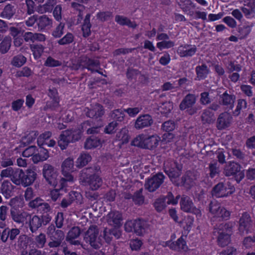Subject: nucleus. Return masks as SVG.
<instances>
[{"mask_svg":"<svg viewBox=\"0 0 255 255\" xmlns=\"http://www.w3.org/2000/svg\"><path fill=\"white\" fill-rule=\"evenodd\" d=\"M0 176L2 178L8 177L15 185L25 187L33 184L36 178L37 174L32 169H27L24 171L18 168L8 167L1 170Z\"/></svg>","mask_w":255,"mask_h":255,"instance_id":"f257e3e1","label":"nucleus"},{"mask_svg":"<svg viewBox=\"0 0 255 255\" xmlns=\"http://www.w3.org/2000/svg\"><path fill=\"white\" fill-rule=\"evenodd\" d=\"M82 133V130L79 128H72L63 131L59 137L58 145L62 150L66 149L70 143L79 140Z\"/></svg>","mask_w":255,"mask_h":255,"instance_id":"f03ea898","label":"nucleus"},{"mask_svg":"<svg viewBox=\"0 0 255 255\" xmlns=\"http://www.w3.org/2000/svg\"><path fill=\"white\" fill-rule=\"evenodd\" d=\"M84 241L95 249H100L103 245L102 236L99 235V230L96 225L91 226L86 231Z\"/></svg>","mask_w":255,"mask_h":255,"instance_id":"7ed1b4c3","label":"nucleus"},{"mask_svg":"<svg viewBox=\"0 0 255 255\" xmlns=\"http://www.w3.org/2000/svg\"><path fill=\"white\" fill-rule=\"evenodd\" d=\"M74 166L73 160L70 158L66 159L62 164V172L63 177L59 181L60 189L69 186L74 182L73 176L69 172L73 169Z\"/></svg>","mask_w":255,"mask_h":255,"instance_id":"20e7f679","label":"nucleus"},{"mask_svg":"<svg viewBox=\"0 0 255 255\" xmlns=\"http://www.w3.org/2000/svg\"><path fill=\"white\" fill-rule=\"evenodd\" d=\"M46 233L50 239L48 245L51 248L59 247L65 238L64 232L61 230H56L53 224L48 227Z\"/></svg>","mask_w":255,"mask_h":255,"instance_id":"39448f33","label":"nucleus"},{"mask_svg":"<svg viewBox=\"0 0 255 255\" xmlns=\"http://www.w3.org/2000/svg\"><path fill=\"white\" fill-rule=\"evenodd\" d=\"M200 178V173L197 170L187 171L181 177L180 182L177 183V186L183 187L186 190H189L195 185L196 181Z\"/></svg>","mask_w":255,"mask_h":255,"instance_id":"423d86ee","label":"nucleus"},{"mask_svg":"<svg viewBox=\"0 0 255 255\" xmlns=\"http://www.w3.org/2000/svg\"><path fill=\"white\" fill-rule=\"evenodd\" d=\"M100 66V62L97 60L90 59L87 56L80 57L72 64V68L74 70L87 69L92 72H98L95 68Z\"/></svg>","mask_w":255,"mask_h":255,"instance_id":"0eeeda50","label":"nucleus"},{"mask_svg":"<svg viewBox=\"0 0 255 255\" xmlns=\"http://www.w3.org/2000/svg\"><path fill=\"white\" fill-rule=\"evenodd\" d=\"M235 191L234 186L230 182H219L212 190V194L216 198H223L232 194Z\"/></svg>","mask_w":255,"mask_h":255,"instance_id":"6e6552de","label":"nucleus"},{"mask_svg":"<svg viewBox=\"0 0 255 255\" xmlns=\"http://www.w3.org/2000/svg\"><path fill=\"white\" fill-rule=\"evenodd\" d=\"M209 212L213 215L214 218L219 219V220H227L230 218L231 213L225 208L221 206L216 201H211L209 205Z\"/></svg>","mask_w":255,"mask_h":255,"instance_id":"1a4fd4ad","label":"nucleus"},{"mask_svg":"<svg viewBox=\"0 0 255 255\" xmlns=\"http://www.w3.org/2000/svg\"><path fill=\"white\" fill-rule=\"evenodd\" d=\"M19 199L17 197L11 198L9 202L8 205L12 207L10 210V214L11 219L15 223L18 224H23L26 219L27 213L20 211L14 206L18 203Z\"/></svg>","mask_w":255,"mask_h":255,"instance_id":"9d476101","label":"nucleus"},{"mask_svg":"<svg viewBox=\"0 0 255 255\" xmlns=\"http://www.w3.org/2000/svg\"><path fill=\"white\" fill-rule=\"evenodd\" d=\"M181 168L180 165L172 160H168L163 164L164 171L171 180L180 176Z\"/></svg>","mask_w":255,"mask_h":255,"instance_id":"9b49d317","label":"nucleus"},{"mask_svg":"<svg viewBox=\"0 0 255 255\" xmlns=\"http://www.w3.org/2000/svg\"><path fill=\"white\" fill-rule=\"evenodd\" d=\"M241 166L235 162H229L224 167V174L226 176H231L236 175V180L239 183L244 177V174L240 172Z\"/></svg>","mask_w":255,"mask_h":255,"instance_id":"f8f14e48","label":"nucleus"},{"mask_svg":"<svg viewBox=\"0 0 255 255\" xmlns=\"http://www.w3.org/2000/svg\"><path fill=\"white\" fill-rule=\"evenodd\" d=\"M43 175L46 181L51 185L55 186L57 185V178L58 173L52 165L45 163L42 169Z\"/></svg>","mask_w":255,"mask_h":255,"instance_id":"ddd939ff","label":"nucleus"},{"mask_svg":"<svg viewBox=\"0 0 255 255\" xmlns=\"http://www.w3.org/2000/svg\"><path fill=\"white\" fill-rule=\"evenodd\" d=\"M50 222L47 216L34 215L29 220V227L32 233H35L42 225L45 226Z\"/></svg>","mask_w":255,"mask_h":255,"instance_id":"4468645a","label":"nucleus"},{"mask_svg":"<svg viewBox=\"0 0 255 255\" xmlns=\"http://www.w3.org/2000/svg\"><path fill=\"white\" fill-rule=\"evenodd\" d=\"M252 220L250 215L247 212L242 214L239 221V232L240 234L244 235L250 232L252 227Z\"/></svg>","mask_w":255,"mask_h":255,"instance_id":"2eb2a0df","label":"nucleus"},{"mask_svg":"<svg viewBox=\"0 0 255 255\" xmlns=\"http://www.w3.org/2000/svg\"><path fill=\"white\" fill-rule=\"evenodd\" d=\"M85 111L87 117L99 120V122H101V118L105 113L103 107L97 103L92 105L90 108H87Z\"/></svg>","mask_w":255,"mask_h":255,"instance_id":"dca6fc26","label":"nucleus"},{"mask_svg":"<svg viewBox=\"0 0 255 255\" xmlns=\"http://www.w3.org/2000/svg\"><path fill=\"white\" fill-rule=\"evenodd\" d=\"M102 124L101 122H94L93 120H88L83 122L81 124L82 131H86L88 134H93L98 133L100 132V128Z\"/></svg>","mask_w":255,"mask_h":255,"instance_id":"f3484780","label":"nucleus"},{"mask_svg":"<svg viewBox=\"0 0 255 255\" xmlns=\"http://www.w3.org/2000/svg\"><path fill=\"white\" fill-rule=\"evenodd\" d=\"M153 120L149 114H144L139 116L136 119L134 127L136 129L139 130L151 126Z\"/></svg>","mask_w":255,"mask_h":255,"instance_id":"a211bd4d","label":"nucleus"},{"mask_svg":"<svg viewBox=\"0 0 255 255\" xmlns=\"http://www.w3.org/2000/svg\"><path fill=\"white\" fill-rule=\"evenodd\" d=\"M233 118L228 112L221 113L217 120V128L219 130L229 127L232 123Z\"/></svg>","mask_w":255,"mask_h":255,"instance_id":"6ab92c4d","label":"nucleus"},{"mask_svg":"<svg viewBox=\"0 0 255 255\" xmlns=\"http://www.w3.org/2000/svg\"><path fill=\"white\" fill-rule=\"evenodd\" d=\"M123 220L122 214L117 211H111L106 216V221L108 224L115 228L120 227Z\"/></svg>","mask_w":255,"mask_h":255,"instance_id":"aec40b11","label":"nucleus"},{"mask_svg":"<svg viewBox=\"0 0 255 255\" xmlns=\"http://www.w3.org/2000/svg\"><path fill=\"white\" fill-rule=\"evenodd\" d=\"M100 168L99 166H94L82 169L80 173L79 180L83 184L87 183L90 177L95 173L100 171Z\"/></svg>","mask_w":255,"mask_h":255,"instance_id":"412c9836","label":"nucleus"},{"mask_svg":"<svg viewBox=\"0 0 255 255\" xmlns=\"http://www.w3.org/2000/svg\"><path fill=\"white\" fill-rule=\"evenodd\" d=\"M197 50V47L195 45L186 44L179 46L177 52L181 57H187L193 56Z\"/></svg>","mask_w":255,"mask_h":255,"instance_id":"4be33fe9","label":"nucleus"},{"mask_svg":"<svg viewBox=\"0 0 255 255\" xmlns=\"http://www.w3.org/2000/svg\"><path fill=\"white\" fill-rule=\"evenodd\" d=\"M180 195H178L174 198L172 193L170 192H168L166 195L160 196V211L165 208L166 204L168 205L177 204Z\"/></svg>","mask_w":255,"mask_h":255,"instance_id":"5701e85b","label":"nucleus"},{"mask_svg":"<svg viewBox=\"0 0 255 255\" xmlns=\"http://www.w3.org/2000/svg\"><path fill=\"white\" fill-rule=\"evenodd\" d=\"M15 186L8 180H4L0 187V193L6 199L11 197L13 193Z\"/></svg>","mask_w":255,"mask_h":255,"instance_id":"b1692460","label":"nucleus"},{"mask_svg":"<svg viewBox=\"0 0 255 255\" xmlns=\"http://www.w3.org/2000/svg\"><path fill=\"white\" fill-rule=\"evenodd\" d=\"M144 187L149 192H153L159 187V173H158L146 181Z\"/></svg>","mask_w":255,"mask_h":255,"instance_id":"393cba45","label":"nucleus"},{"mask_svg":"<svg viewBox=\"0 0 255 255\" xmlns=\"http://www.w3.org/2000/svg\"><path fill=\"white\" fill-rule=\"evenodd\" d=\"M162 245L163 247L168 246L170 249L173 250H185L187 248L186 242L182 237L179 238L175 243L171 242L170 241H169L163 242Z\"/></svg>","mask_w":255,"mask_h":255,"instance_id":"a878e982","label":"nucleus"},{"mask_svg":"<svg viewBox=\"0 0 255 255\" xmlns=\"http://www.w3.org/2000/svg\"><path fill=\"white\" fill-rule=\"evenodd\" d=\"M196 98L194 95L187 94L180 104L179 108L181 110H184L191 108L196 103Z\"/></svg>","mask_w":255,"mask_h":255,"instance_id":"bb28decb","label":"nucleus"},{"mask_svg":"<svg viewBox=\"0 0 255 255\" xmlns=\"http://www.w3.org/2000/svg\"><path fill=\"white\" fill-rule=\"evenodd\" d=\"M53 20L46 15H43L37 18V25L40 30L49 28L52 26Z\"/></svg>","mask_w":255,"mask_h":255,"instance_id":"cd10ccee","label":"nucleus"},{"mask_svg":"<svg viewBox=\"0 0 255 255\" xmlns=\"http://www.w3.org/2000/svg\"><path fill=\"white\" fill-rule=\"evenodd\" d=\"M220 99L223 105L227 106L230 109H233L236 100L235 95L229 94L227 92H225L220 96Z\"/></svg>","mask_w":255,"mask_h":255,"instance_id":"c85d7f7f","label":"nucleus"},{"mask_svg":"<svg viewBox=\"0 0 255 255\" xmlns=\"http://www.w3.org/2000/svg\"><path fill=\"white\" fill-rule=\"evenodd\" d=\"M90 189L92 190H96L98 189L103 184L102 178L98 175V172L93 174L89 179L87 183Z\"/></svg>","mask_w":255,"mask_h":255,"instance_id":"c756f323","label":"nucleus"},{"mask_svg":"<svg viewBox=\"0 0 255 255\" xmlns=\"http://www.w3.org/2000/svg\"><path fill=\"white\" fill-rule=\"evenodd\" d=\"M49 157L48 151L43 147H41L37 153H35L32 157V159L34 163L42 162L46 160Z\"/></svg>","mask_w":255,"mask_h":255,"instance_id":"7c9ffc66","label":"nucleus"},{"mask_svg":"<svg viewBox=\"0 0 255 255\" xmlns=\"http://www.w3.org/2000/svg\"><path fill=\"white\" fill-rule=\"evenodd\" d=\"M181 209L185 212L191 211L194 204L189 197L183 195L180 202Z\"/></svg>","mask_w":255,"mask_h":255,"instance_id":"2f4dec72","label":"nucleus"},{"mask_svg":"<svg viewBox=\"0 0 255 255\" xmlns=\"http://www.w3.org/2000/svg\"><path fill=\"white\" fill-rule=\"evenodd\" d=\"M16 9L14 5L11 4H6L0 14V16L7 19H11L15 14Z\"/></svg>","mask_w":255,"mask_h":255,"instance_id":"473e14b6","label":"nucleus"},{"mask_svg":"<svg viewBox=\"0 0 255 255\" xmlns=\"http://www.w3.org/2000/svg\"><path fill=\"white\" fill-rule=\"evenodd\" d=\"M197 79L198 80L205 79L210 72V70L205 64L197 66L195 68Z\"/></svg>","mask_w":255,"mask_h":255,"instance_id":"72a5a7b5","label":"nucleus"},{"mask_svg":"<svg viewBox=\"0 0 255 255\" xmlns=\"http://www.w3.org/2000/svg\"><path fill=\"white\" fill-rule=\"evenodd\" d=\"M147 228V223L140 219L134 220V232L138 236L142 235Z\"/></svg>","mask_w":255,"mask_h":255,"instance_id":"f704fd0d","label":"nucleus"},{"mask_svg":"<svg viewBox=\"0 0 255 255\" xmlns=\"http://www.w3.org/2000/svg\"><path fill=\"white\" fill-rule=\"evenodd\" d=\"M101 140L99 138L94 136H91L86 140L84 144V147L87 149H91L97 147L101 145Z\"/></svg>","mask_w":255,"mask_h":255,"instance_id":"c9c22d12","label":"nucleus"},{"mask_svg":"<svg viewBox=\"0 0 255 255\" xmlns=\"http://www.w3.org/2000/svg\"><path fill=\"white\" fill-rule=\"evenodd\" d=\"M201 121L203 124H211L215 120L214 113L206 108L204 110L201 116Z\"/></svg>","mask_w":255,"mask_h":255,"instance_id":"e433bc0d","label":"nucleus"},{"mask_svg":"<svg viewBox=\"0 0 255 255\" xmlns=\"http://www.w3.org/2000/svg\"><path fill=\"white\" fill-rule=\"evenodd\" d=\"M115 21L120 25H127L129 27L134 28L137 26V24L134 22L131 21L128 17L124 16L123 15H116Z\"/></svg>","mask_w":255,"mask_h":255,"instance_id":"4c0bfd02","label":"nucleus"},{"mask_svg":"<svg viewBox=\"0 0 255 255\" xmlns=\"http://www.w3.org/2000/svg\"><path fill=\"white\" fill-rule=\"evenodd\" d=\"M124 112V110H123L121 109H116L112 111L110 114L109 116L114 121H116L118 123L122 122L124 121L125 115Z\"/></svg>","mask_w":255,"mask_h":255,"instance_id":"58836bf2","label":"nucleus"},{"mask_svg":"<svg viewBox=\"0 0 255 255\" xmlns=\"http://www.w3.org/2000/svg\"><path fill=\"white\" fill-rule=\"evenodd\" d=\"M75 36L72 33L67 32L57 41V43L60 45H68L75 43Z\"/></svg>","mask_w":255,"mask_h":255,"instance_id":"ea45409f","label":"nucleus"},{"mask_svg":"<svg viewBox=\"0 0 255 255\" xmlns=\"http://www.w3.org/2000/svg\"><path fill=\"white\" fill-rule=\"evenodd\" d=\"M116 139L121 141L123 144L128 142L129 139L128 129L126 128L121 129L116 134Z\"/></svg>","mask_w":255,"mask_h":255,"instance_id":"a19ab883","label":"nucleus"},{"mask_svg":"<svg viewBox=\"0 0 255 255\" xmlns=\"http://www.w3.org/2000/svg\"><path fill=\"white\" fill-rule=\"evenodd\" d=\"M90 17L91 14H87L84 19V23L82 25V29L83 31V36L85 37L89 36L91 34V27L90 23Z\"/></svg>","mask_w":255,"mask_h":255,"instance_id":"79ce46f5","label":"nucleus"},{"mask_svg":"<svg viewBox=\"0 0 255 255\" xmlns=\"http://www.w3.org/2000/svg\"><path fill=\"white\" fill-rule=\"evenodd\" d=\"M37 212L41 214V216H48L50 218V222L51 221L52 219L51 214L52 213V209L48 203L44 201L37 210Z\"/></svg>","mask_w":255,"mask_h":255,"instance_id":"37998d69","label":"nucleus"},{"mask_svg":"<svg viewBox=\"0 0 255 255\" xmlns=\"http://www.w3.org/2000/svg\"><path fill=\"white\" fill-rule=\"evenodd\" d=\"M91 160V156L89 154L86 153H81L77 159L76 165L78 168H81L87 164Z\"/></svg>","mask_w":255,"mask_h":255,"instance_id":"c03bdc74","label":"nucleus"},{"mask_svg":"<svg viewBox=\"0 0 255 255\" xmlns=\"http://www.w3.org/2000/svg\"><path fill=\"white\" fill-rule=\"evenodd\" d=\"M11 43V38L5 36L0 43V52L1 54L6 53L10 49Z\"/></svg>","mask_w":255,"mask_h":255,"instance_id":"a18cd8bd","label":"nucleus"},{"mask_svg":"<svg viewBox=\"0 0 255 255\" xmlns=\"http://www.w3.org/2000/svg\"><path fill=\"white\" fill-rule=\"evenodd\" d=\"M218 244L221 247L227 246L231 242V235L228 233H220L218 237Z\"/></svg>","mask_w":255,"mask_h":255,"instance_id":"49530a36","label":"nucleus"},{"mask_svg":"<svg viewBox=\"0 0 255 255\" xmlns=\"http://www.w3.org/2000/svg\"><path fill=\"white\" fill-rule=\"evenodd\" d=\"M173 46L174 42L169 40V37L166 34L160 33V49L169 48Z\"/></svg>","mask_w":255,"mask_h":255,"instance_id":"de8ad7c7","label":"nucleus"},{"mask_svg":"<svg viewBox=\"0 0 255 255\" xmlns=\"http://www.w3.org/2000/svg\"><path fill=\"white\" fill-rule=\"evenodd\" d=\"M158 136L152 135L145 138V148L153 149L158 145Z\"/></svg>","mask_w":255,"mask_h":255,"instance_id":"09e8293b","label":"nucleus"},{"mask_svg":"<svg viewBox=\"0 0 255 255\" xmlns=\"http://www.w3.org/2000/svg\"><path fill=\"white\" fill-rule=\"evenodd\" d=\"M145 138L146 136L144 134H139L132 140L131 144L134 146L145 148Z\"/></svg>","mask_w":255,"mask_h":255,"instance_id":"8fccbe9b","label":"nucleus"},{"mask_svg":"<svg viewBox=\"0 0 255 255\" xmlns=\"http://www.w3.org/2000/svg\"><path fill=\"white\" fill-rule=\"evenodd\" d=\"M65 24L63 22H60L51 32L52 35L55 38H60L64 34Z\"/></svg>","mask_w":255,"mask_h":255,"instance_id":"3c124183","label":"nucleus"},{"mask_svg":"<svg viewBox=\"0 0 255 255\" xmlns=\"http://www.w3.org/2000/svg\"><path fill=\"white\" fill-rule=\"evenodd\" d=\"M26 62V58L21 54L14 56L11 61V64L16 67H20Z\"/></svg>","mask_w":255,"mask_h":255,"instance_id":"603ef678","label":"nucleus"},{"mask_svg":"<svg viewBox=\"0 0 255 255\" xmlns=\"http://www.w3.org/2000/svg\"><path fill=\"white\" fill-rule=\"evenodd\" d=\"M30 49L33 52V54L35 59L39 58L43 52L44 47L41 44H31Z\"/></svg>","mask_w":255,"mask_h":255,"instance_id":"864d4df0","label":"nucleus"},{"mask_svg":"<svg viewBox=\"0 0 255 255\" xmlns=\"http://www.w3.org/2000/svg\"><path fill=\"white\" fill-rule=\"evenodd\" d=\"M81 234V230L78 227H72L68 232L66 237V240H72L76 239L79 237Z\"/></svg>","mask_w":255,"mask_h":255,"instance_id":"5fc2aeb1","label":"nucleus"},{"mask_svg":"<svg viewBox=\"0 0 255 255\" xmlns=\"http://www.w3.org/2000/svg\"><path fill=\"white\" fill-rule=\"evenodd\" d=\"M209 176L211 178H214L220 173L219 166L217 161L211 162L209 164Z\"/></svg>","mask_w":255,"mask_h":255,"instance_id":"6e6d98bb","label":"nucleus"},{"mask_svg":"<svg viewBox=\"0 0 255 255\" xmlns=\"http://www.w3.org/2000/svg\"><path fill=\"white\" fill-rule=\"evenodd\" d=\"M28 241L27 236L24 234H21L19 236L16 245L18 248L25 250L28 245Z\"/></svg>","mask_w":255,"mask_h":255,"instance_id":"4d7b16f0","label":"nucleus"},{"mask_svg":"<svg viewBox=\"0 0 255 255\" xmlns=\"http://www.w3.org/2000/svg\"><path fill=\"white\" fill-rule=\"evenodd\" d=\"M247 103L244 99H239L237 101V105L235 111L233 112V115L234 116H238L241 113V111L247 108Z\"/></svg>","mask_w":255,"mask_h":255,"instance_id":"13d9d810","label":"nucleus"},{"mask_svg":"<svg viewBox=\"0 0 255 255\" xmlns=\"http://www.w3.org/2000/svg\"><path fill=\"white\" fill-rule=\"evenodd\" d=\"M142 188L136 191L134 195H133L132 201L136 205H140L144 203V197L142 195Z\"/></svg>","mask_w":255,"mask_h":255,"instance_id":"bf43d9fd","label":"nucleus"},{"mask_svg":"<svg viewBox=\"0 0 255 255\" xmlns=\"http://www.w3.org/2000/svg\"><path fill=\"white\" fill-rule=\"evenodd\" d=\"M68 199L72 203L76 202L77 203L81 204L82 196L80 193L77 191H71L68 194Z\"/></svg>","mask_w":255,"mask_h":255,"instance_id":"052dcab7","label":"nucleus"},{"mask_svg":"<svg viewBox=\"0 0 255 255\" xmlns=\"http://www.w3.org/2000/svg\"><path fill=\"white\" fill-rule=\"evenodd\" d=\"M34 239L35 245L39 248H43L44 247L47 240L46 235L42 233L36 236Z\"/></svg>","mask_w":255,"mask_h":255,"instance_id":"680f3d73","label":"nucleus"},{"mask_svg":"<svg viewBox=\"0 0 255 255\" xmlns=\"http://www.w3.org/2000/svg\"><path fill=\"white\" fill-rule=\"evenodd\" d=\"M226 68L228 73H232L234 71L237 72L241 71L242 66L240 64H236L234 61H230L227 65Z\"/></svg>","mask_w":255,"mask_h":255,"instance_id":"e2e57ef3","label":"nucleus"},{"mask_svg":"<svg viewBox=\"0 0 255 255\" xmlns=\"http://www.w3.org/2000/svg\"><path fill=\"white\" fill-rule=\"evenodd\" d=\"M119 124L116 121H112L106 126L104 132L107 134H113L115 133Z\"/></svg>","mask_w":255,"mask_h":255,"instance_id":"0e129e2a","label":"nucleus"},{"mask_svg":"<svg viewBox=\"0 0 255 255\" xmlns=\"http://www.w3.org/2000/svg\"><path fill=\"white\" fill-rule=\"evenodd\" d=\"M243 244L246 249H250L255 247V236H249L245 238Z\"/></svg>","mask_w":255,"mask_h":255,"instance_id":"69168bd1","label":"nucleus"},{"mask_svg":"<svg viewBox=\"0 0 255 255\" xmlns=\"http://www.w3.org/2000/svg\"><path fill=\"white\" fill-rule=\"evenodd\" d=\"M160 108L161 109V111H160V113L164 115L165 116L170 113L171 111L173 109V105L170 102H166L162 103V105L160 106Z\"/></svg>","mask_w":255,"mask_h":255,"instance_id":"338daca9","label":"nucleus"},{"mask_svg":"<svg viewBox=\"0 0 255 255\" xmlns=\"http://www.w3.org/2000/svg\"><path fill=\"white\" fill-rule=\"evenodd\" d=\"M113 16V13L109 11H100L97 14V18L102 21L109 20Z\"/></svg>","mask_w":255,"mask_h":255,"instance_id":"774afa93","label":"nucleus"}]
</instances>
